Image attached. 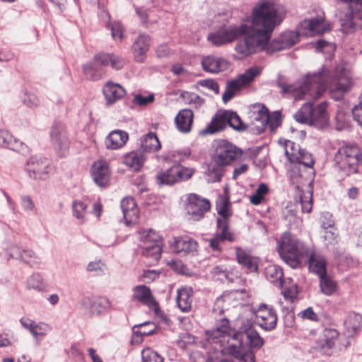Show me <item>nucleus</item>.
I'll use <instances>...</instances> for the list:
<instances>
[{
    "mask_svg": "<svg viewBox=\"0 0 362 362\" xmlns=\"http://www.w3.org/2000/svg\"><path fill=\"white\" fill-rule=\"evenodd\" d=\"M262 20H263L262 16L260 11H257V4L252 10L249 18L250 23L221 28L217 31L210 33L207 39L214 45L221 46L233 42L243 36V39L239 40L235 45L234 59H245L255 54V50L262 47L267 38V30H264L262 32L259 29L257 30V28L260 26L266 27Z\"/></svg>",
    "mask_w": 362,
    "mask_h": 362,
    "instance_id": "nucleus-1",
    "label": "nucleus"
},
{
    "mask_svg": "<svg viewBox=\"0 0 362 362\" xmlns=\"http://www.w3.org/2000/svg\"><path fill=\"white\" fill-rule=\"evenodd\" d=\"M334 81L336 84L331 88L330 93L334 99L339 100L352 86L351 73L342 65L336 66L333 78H331L329 71L324 69L320 73L308 74L303 81L287 84L284 81H279L277 85L282 93L293 98L295 100H317L325 91L328 83Z\"/></svg>",
    "mask_w": 362,
    "mask_h": 362,
    "instance_id": "nucleus-2",
    "label": "nucleus"
},
{
    "mask_svg": "<svg viewBox=\"0 0 362 362\" xmlns=\"http://www.w3.org/2000/svg\"><path fill=\"white\" fill-rule=\"evenodd\" d=\"M257 11H260L262 20L265 26H260L257 30L263 31L266 29L267 38L264 45L255 50V54L261 52L272 53L276 51L288 49L299 41V35L295 31H286L281 34L276 39L272 40V34L285 18L286 13L283 8L271 1H260L257 3Z\"/></svg>",
    "mask_w": 362,
    "mask_h": 362,
    "instance_id": "nucleus-3",
    "label": "nucleus"
},
{
    "mask_svg": "<svg viewBox=\"0 0 362 362\" xmlns=\"http://www.w3.org/2000/svg\"><path fill=\"white\" fill-rule=\"evenodd\" d=\"M264 339L252 328L244 332H234L228 340V352L239 362H255V355L251 349H260Z\"/></svg>",
    "mask_w": 362,
    "mask_h": 362,
    "instance_id": "nucleus-4",
    "label": "nucleus"
},
{
    "mask_svg": "<svg viewBox=\"0 0 362 362\" xmlns=\"http://www.w3.org/2000/svg\"><path fill=\"white\" fill-rule=\"evenodd\" d=\"M243 155V151L227 140L220 139L214 145L211 155L212 167L211 173L214 175L215 181H221L225 174V168L232 165Z\"/></svg>",
    "mask_w": 362,
    "mask_h": 362,
    "instance_id": "nucleus-5",
    "label": "nucleus"
},
{
    "mask_svg": "<svg viewBox=\"0 0 362 362\" xmlns=\"http://www.w3.org/2000/svg\"><path fill=\"white\" fill-rule=\"evenodd\" d=\"M310 246L300 240L290 232H285L278 240V251L281 258L295 269L301 264V259L309 252Z\"/></svg>",
    "mask_w": 362,
    "mask_h": 362,
    "instance_id": "nucleus-6",
    "label": "nucleus"
},
{
    "mask_svg": "<svg viewBox=\"0 0 362 362\" xmlns=\"http://www.w3.org/2000/svg\"><path fill=\"white\" fill-rule=\"evenodd\" d=\"M327 103L324 101L315 106L306 103L294 115L295 119L301 124L323 129L329 125V115L327 111Z\"/></svg>",
    "mask_w": 362,
    "mask_h": 362,
    "instance_id": "nucleus-7",
    "label": "nucleus"
},
{
    "mask_svg": "<svg viewBox=\"0 0 362 362\" xmlns=\"http://www.w3.org/2000/svg\"><path fill=\"white\" fill-rule=\"evenodd\" d=\"M362 153L356 145H345L339 148L334 156L335 165L346 176L356 173Z\"/></svg>",
    "mask_w": 362,
    "mask_h": 362,
    "instance_id": "nucleus-8",
    "label": "nucleus"
},
{
    "mask_svg": "<svg viewBox=\"0 0 362 362\" xmlns=\"http://www.w3.org/2000/svg\"><path fill=\"white\" fill-rule=\"evenodd\" d=\"M227 125L234 129H241L242 121L236 112L229 110H220L212 117L210 123L201 130L202 136L212 135L223 130Z\"/></svg>",
    "mask_w": 362,
    "mask_h": 362,
    "instance_id": "nucleus-9",
    "label": "nucleus"
},
{
    "mask_svg": "<svg viewBox=\"0 0 362 362\" xmlns=\"http://www.w3.org/2000/svg\"><path fill=\"white\" fill-rule=\"evenodd\" d=\"M124 60L114 53L100 52L94 56L93 62L83 66V73L90 80H95L97 66H110L113 69L119 70L123 68Z\"/></svg>",
    "mask_w": 362,
    "mask_h": 362,
    "instance_id": "nucleus-10",
    "label": "nucleus"
},
{
    "mask_svg": "<svg viewBox=\"0 0 362 362\" xmlns=\"http://www.w3.org/2000/svg\"><path fill=\"white\" fill-rule=\"evenodd\" d=\"M260 69L253 66L247 69L243 74L234 79L226 82V89L222 95V100L227 103L244 87L249 85L260 74Z\"/></svg>",
    "mask_w": 362,
    "mask_h": 362,
    "instance_id": "nucleus-11",
    "label": "nucleus"
},
{
    "mask_svg": "<svg viewBox=\"0 0 362 362\" xmlns=\"http://www.w3.org/2000/svg\"><path fill=\"white\" fill-rule=\"evenodd\" d=\"M139 240L146 246L143 247L142 255L150 257L154 260H158L161 257L162 238L152 228H140L138 231Z\"/></svg>",
    "mask_w": 362,
    "mask_h": 362,
    "instance_id": "nucleus-12",
    "label": "nucleus"
},
{
    "mask_svg": "<svg viewBox=\"0 0 362 362\" xmlns=\"http://www.w3.org/2000/svg\"><path fill=\"white\" fill-rule=\"evenodd\" d=\"M285 154L291 163H296L306 168H313V156L291 141H286L284 145Z\"/></svg>",
    "mask_w": 362,
    "mask_h": 362,
    "instance_id": "nucleus-13",
    "label": "nucleus"
},
{
    "mask_svg": "<svg viewBox=\"0 0 362 362\" xmlns=\"http://www.w3.org/2000/svg\"><path fill=\"white\" fill-rule=\"evenodd\" d=\"M185 208L194 219H200L211 209V202L197 194H190L187 198Z\"/></svg>",
    "mask_w": 362,
    "mask_h": 362,
    "instance_id": "nucleus-14",
    "label": "nucleus"
},
{
    "mask_svg": "<svg viewBox=\"0 0 362 362\" xmlns=\"http://www.w3.org/2000/svg\"><path fill=\"white\" fill-rule=\"evenodd\" d=\"M26 170L30 177L35 180H45L52 171V167L47 158L35 157L28 161Z\"/></svg>",
    "mask_w": 362,
    "mask_h": 362,
    "instance_id": "nucleus-15",
    "label": "nucleus"
},
{
    "mask_svg": "<svg viewBox=\"0 0 362 362\" xmlns=\"http://www.w3.org/2000/svg\"><path fill=\"white\" fill-rule=\"evenodd\" d=\"M257 324L267 331H270L276 327L277 315L274 309L267 305H260L255 313Z\"/></svg>",
    "mask_w": 362,
    "mask_h": 362,
    "instance_id": "nucleus-16",
    "label": "nucleus"
},
{
    "mask_svg": "<svg viewBox=\"0 0 362 362\" xmlns=\"http://www.w3.org/2000/svg\"><path fill=\"white\" fill-rule=\"evenodd\" d=\"M216 208L218 215L217 226H228L230 218L232 215L230 203V196L227 189H224L223 194L218 197L216 202Z\"/></svg>",
    "mask_w": 362,
    "mask_h": 362,
    "instance_id": "nucleus-17",
    "label": "nucleus"
},
{
    "mask_svg": "<svg viewBox=\"0 0 362 362\" xmlns=\"http://www.w3.org/2000/svg\"><path fill=\"white\" fill-rule=\"evenodd\" d=\"M134 294L132 299L137 300L151 309L155 315L160 312L159 303L152 295L149 287L146 285H139L133 288Z\"/></svg>",
    "mask_w": 362,
    "mask_h": 362,
    "instance_id": "nucleus-18",
    "label": "nucleus"
},
{
    "mask_svg": "<svg viewBox=\"0 0 362 362\" xmlns=\"http://www.w3.org/2000/svg\"><path fill=\"white\" fill-rule=\"evenodd\" d=\"M132 335L131 343L132 344H139L143 342L144 337L153 335L158 332V326L151 321L135 325L132 327Z\"/></svg>",
    "mask_w": 362,
    "mask_h": 362,
    "instance_id": "nucleus-19",
    "label": "nucleus"
},
{
    "mask_svg": "<svg viewBox=\"0 0 362 362\" xmlns=\"http://www.w3.org/2000/svg\"><path fill=\"white\" fill-rule=\"evenodd\" d=\"M234 332H238L231 329L228 319L223 318L219 322L215 329L206 331V335L209 341L217 343L223 342L225 338H227L228 341Z\"/></svg>",
    "mask_w": 362,
    "mask_h": 362,
    "instance_id": "nucleus-20",
    "label": "nucleus"
},
{
    "mask_svg": "<svg viewBox=\"0 0 362 362\" xmlns=\"http://www.w3.org/2000/svg\"><path fill=\"white\" fill-rule=\"evenodd\" d=\"M92 177L97 185L103 187L110 182V170L108 163L105 160H98L92 165Z\"/></svg>",
    "mask_w": 362,
    "mask_h": 362,
    "instance_id": "nucleus-21",
    "label": "nucleus"
},
{
    "mask_svg": "<svg viewBox=\"0 0 362 362\" xmlns=\"http://www.w3.org/2000/svg\"><path fill=\"white\" fill-rule=\"evenodd\" d=\"M202 67L206 72L218 74L227 70L230 63L223 57L213 55L203 57L201 62Z\"/></svg>",
    "mask_w": 362,
    "mask_h": 362,
    "instance_id": "nucleus-22",
    "label": "nucleus"
},
{
    "mask_svg": "<svg viewBox=\"0 0 362 362\" xmlns=\"http://www.w3.org/2000/svg\"><path fill=\"white\" fill-rule=\"evenodd\" d=\"M121 209L127 225H136L139 222V209L132 197H127L121 201Z\"/></svg>",
    "mask_w": 362,
    "mask_h": 362,
    "instance_id": "nucleus-23",
    "label": "nucleus"
},
{
    "mask_svg": "<svg viewBox=\"0 0 362 362\" xmlns=\"http://www.w3.org/2000/svg\"><path fill=\"white\" fill-rule=\"evenodd\" d=\"M309 252L304 257L309 259V269L318 276L327 274L325 258L320 253L316 252L314 247H310Z\"/></svg>",
    "mask_w": 362,
    "mask_h": 362,
    "instance_id": "nucleus-24",
    "label": "nucleus"
},
{
    "mask_svg": "<svg viewBox=\"0 0 362 362\" xmlns=\"http://www.w3.org/2000/svg\"><path fill=\"white\" fill-rule=\"evenodd\" d=\"M103 93L108 105L114 104L126 95L125 89L121 85L111 81L105 84Z\"/></svg>",
    "mask_w": 362,
    "mask_h": 362,
    "instance_id": "nucleus-25",
    "label": "nucleus"
},
{
    "mask_svg": "<svg viewBox=\"0 0 362 362\" xmlns=\"http://www.w3.org/2000/svg\"><path fill=\"white\" fill-rule=\"evenodd\" d=\"M302 25L313 35H321L331 29L330 24L322 16L305 20Z\"/></svg>",
    "mask_w": 362,
    "mask_h": 362,
    "instance_id": "nucleus-26",
    "label": "nucleus"
},
{
    "mask_svg": "<svg viewBox=\"0 0 362 362\" xmlns=\"http://www.w3.org/2000/svg\"><path fill=\"white\" fill-rule=\"evenodd\" d=\"M57 126H54L51 132V136L61 156H65L69 151L70 142L66 134L63 132L57 131Z\"/></svg>",
    "mask_w": 362,
    "mask_h": 362,
    "instance_id": "nucleus-27",
    "label": "nucleus"
},
{
    "mask_svg": "<svg viewBox=\"0 0 362 362\" xmlns=\"http://www.w3.org/2000/svg\"><path fill=\"white\" fill-rule=\"evenodd\" d=\"M181 177V167L174 165L165 171H160L156 176L158 184L173 185Z\"/></svg>",
    "mask_w": 362,
    "mask_h": 362,
    "instance_id": "nucleus-28",
    "label": "nucleus"
},
{
    "mask_svg": "<svg viewBox=\"0 0 362 362\" xmlns=\"http://www.w3.org/2000/svg\"><path fill=\"white\" fill-rule=\"evenodd\" d=\"M129 139L128 134L124 131L111 132L105 139V146L108 149L116 150L125 145Z\"/></svg>",
    "mask_w": 362,
    "mask_h": 362,
    "instance_id": "nucleus-29",
    "label": "nucleus"
},
{
    "mask_svg": "<svg viewBox=\"0 0 362 362\" xmlns=\"http://www.w3.org/2000/svg\"><path fill=\"white\" fill-rule=\"evenodd\" d=\"M269 121V114L267 108L264 105L257 106V110L252 113V123L257 129L261 132H264Z\"/></svg>",
    "mask_w": 362,
    "mask_h": 362,
    "instance_id": "nucleus-30",
    "label": "nucleus"
},
{
    "mask_svg": "<svg viewBox=\"0 0 362 362\" xmlns=\"http://www.w3.org/2000/svg\"><path fill=\"white\" fill-rule=\"evenodd\" d=\"M339 332L335 329L327 328L323 331L317 341L318 348L322 350L332 349L338 338Z\"/></svg>",
    "mask_w": 362,
    "mask_h": 362,
    "instance_id": "nucleus-31",
    "label": "nucleus"
},
{
    "mask_svg": "<svg viewBox=\"0 0 362 362\" xmlns=\"http://www.w3.org/2000/svg\"><path fill=\"white\" fill-rule=\"evenodd\" d=\"M150 38L147 35H140L132 45L134 57L138 62L143 61V56L148 50Z\"/></svg>",
    "mask_w": 362,
    "mask_h": 362,
    "instance_id": "nucleus-32",
    "label": "nucleus"
},
{
    "mask_svg": "<svg viewBox=\"0 0 362 362\" xmlns=\"http://www.w3.org/2000/svg\"><path fill=\"white\" fill-rule=\"evenodd\" d=\"M265 276L268 281L277 287L283 286L284 273L281 268L275 264H270L265 268Z\"/></svg>",
    "mask_w": 362,
    "mask_h": 362,
    "instance_id": "nucleus-33",
    "label": "nucleus"
},
{
    "mask_svg": "<svg viewBox=\"0 0 362 362\" xmlns=\"http://www.w3.org/2000/svg\"><path fill=\"white\" fill-rule=\"evenodd\" d=\"M236 257L238 262L245 267L250 272H255L257 270V260L247 255L243 249L237 247Z\"/></svg>",
    "mask_w": 362,
    "mask_h": 362,
    "instance_id": "nucleus-34",
    "label": "nucleus"
},
{
    "mask_svg": "<svg viewBox=\"0 0 362 362\" xmlns=\"http://www.w3.org/2000/svg\"><path fill=\"white\" fill-rule=\"evenodd\" d=\"M144 162V158L141 152L132 151L124 158V163L136 171L141 168Z\"/></svg>",
    "mask_w": 362,
    "mask_h": 362,
    "instance_id": "nucleus-35",
    "label": "nucleus"
},
{
    "mask_svg": "<svg viewBox=\"0 0 362 362\" xmlns=\"http://www.w3.org/2000/svg\"><path fill=\"white\" fill-rule=\"evenodd\" d=\"M320 291L325 296H332L337 290V284L327 274L319 276Z\"/></svg>",
    "mask_w": 362,
    "mask_h": 362,
    "instance_id": "nucleus-36",
    "label": "nucleus"
},
{
    "mask_svg": "<svg viewBox=\"0 0 362 362\" xmlns=\"http://www.w3.org/2000/svg\"><path fill=\"white\" fill-rule=\"evenodd\" d=\"M88 300L90 301V317L102 314L110 306V303L106 298L100 297L93 300Z\"/></svg>",
    "mask_w": 362,
    "mask_h": 362,
    "instance_id": "nucleus-37",
    "label": "nucleus"
},
{
    "mask_svg": "<svg viewBox=\"0 0 362 362\" xmlns=\"http://www.w3.org/2000/svg\"><path fill=\"white\" fill-rule=\"evenodd\" d=\"M141 146L144 151L154 152L161 148V144L156 134L153 132H149L144 138Z\"/></svg>",
    "mask_w": 362,
    "mask_h": 362,
    "instance_id": "nucleus-38",
    "label": "nucleus"
},
{
    "mask_svg": "<svg viewBox=\"0 0 362 362\" xmlns=\"http://www.w3.org/2000/svg\"><path fill=\"white\" fill-rule=\"evenodd\" d=\"M361 317L357 314L349 315L344 321V326L348 335L353 334L361 326Z\"/></svg>",
    "mask_w": 362,
    "mask_h": 362,
    "instance_id": "nucleus-39",
    "label": "nucleus"
},
{
    "mask_svg": "<svg viewBox=\"0 0 362 362\" xmlns=\"http://www.w3.org/2000/svg\"><path fill=\"white\" fill-rule=\"evenodd\" d=\"M88 206L81 200H75L72 203L73 216L78 220L83 221L87 216Z\"/></svg>",
    "mask_w": 362,
    "mask_h": 362,
    "instance_id": "nucleus-40",
    "label": "nucleus"
},
{
    "mask_svg": "<svg viewBox=\"0 0 362 362\" xmlns=\"http://www.w3.org/2000/svg\"><path fill=\"white\" fill-rule=\"evenodd\" d=\"M269 192V188L264 183H261L253 194L250 197V201L253 205L260 204L265 199V196Z\"/></svg>",
    "mask_w": 362,
    "mask_h": 362,
    "instance_id": "nucleus-41",
    "label": "nucleus"
},
{
    "mask_svg": "<svg viewBox=\"0 0 362 362\" xmlns=\"http://www.w3.org/2000/svg\"><path fill=\"white\" fill-rule=\"evenodd\" d=\"M228 240L229 241L234 240L233 234L229 231L228 228H223L221 233L210 241V246L214 250H219L218 243L221 240Z\"/></svg>",
    "mask_w": 362,
    "mask_h": 362,
    "instance_id": "nucleus-42",
    "label": "nucleus"
},
{
    "mask_svg": "<svg viewBox=\"0 0 362 362\" xmlns=\"http://www.w3.org/2000/svg\"><path fill=\"white\" fill-rule=\"evenodd\" d=\"M28 288L42 291L45 288V284L42 276L39 273H35L27 280Z\"/></svg>",
    "mask_w": 362,
    "mask_h": 362,
    "instance_id": "nucleus-43",
    "label": "nucleus"
},
{
    "mask_svg": "<svg viewBox=\"0 0 362 362\" xmlns=\"http://www.w3.org/2000/svg\"><path fill=\"white\" fill-rule=\"evenodd\" d=\"M287 281H291V279H285L283 282L281 288V293L286 299L293 300L298 293V287L296 284L292 283L290 286H286Z\"/></svg>",
    "mask_w": 362,
    "mask_h": 362,
    "instance_id": "nucleus-44",
    "label": "nucleus"
},
{
    "mask_svg": "<svg viewBox=\"0 0 362 362\" xmlns=\"http://www.w3.org/2000/svg\"><path fill=\"white\" fill-rule=\"evenodd\" d=\"M6 241L10 247H17L21 243V235L13 228H8Z\"/></svg>",
    "mask_w": 362,
    "mask_h": 362,
    "instance_id": "nucleus-45",
    "label": "nucleus"
},
{
    "mask_svg": "<svg viewBox=\"0 0 362 362\" xmlns=\"http://www.w3.org/2000/svg\"><path fill=\"white\" fill-rule=\"evenodd\" d=\"M194 121V114L191 110H182V132H190Z\"/></svg>",
    "mask_w": 362,
    "mask_h": 362,
    "instance_id": "nucleus-46",
    "label": "nucleus"
},
{
    "mask_svg": "<svg viewBox=\"0 0 362 362\" xmlns=\"http://www.w3.org/2000/svg\"><path fill=\"white\" fill-rule=\"evenodd\" d=\"M325 244L328 247L329 245H334L338 241V233L337 228H325L323 235Z\"/></svg>",
    "mask_w": 362,
    "mask_h": 362,
    "instance_id": "nucleus-47",
    "label": "nucleus"
},
{
    "mask_svg": "<svg viewBox=\"0 0 362 362\" xmlns=\"http://www.w3.org/2000/svg\"><path fill=\"white\" fill-rule=\"evenodd\" d=\"M195 86L206 88L215 94H218L219 93V85L217 81L213 78L199 80L197 82Z\"/></svg>",
    "mask_w": 362,
    "mask_h": 362,
    "instance_id": "nucleus-48",
    "label": "nucleus"
},
{
    "mask_svg": "<svg viewBox=\"0 0 362 362\" xmlns=\"http://www.w3.org/2000/svg\"><path fill=\"white\" fill-rule=\"evenodd\" d=\"M193 289L191 287L182 288V300H185V306H182V312H188L191 309L192 302Z\"/></svg>",
    "mask_w": 362,
    "mask_h": 362,
    "instance_id": "nucleus-49",
    "label": "nucleus"
},
{
    "mask_svg": "<svg viewBox=\"0 0 362 362\" xmlns=\"http://www.w3.org/2000/svg\"><path fill=\"white\" fill-rule=\"evenodd\" d=\"M197 250V243L190 238L182 239V252L185 254H192V255Z\"/></svg>",
    "mask_w": 362,
    "mask_h": 362,
    "instance_id": "nucleus-50",
    "label": "nucleus"
},
{
    "mask_svg": "<svg viewBox=\"0 0 362 362\" xmlns=\"http://www.w3.org/2000/svg\"><path fill=\"white\" fill-rule=\"evenodd\" d=\"M33 257L35 258V255L31 250H23L19 253V259L31 267H34L35 264H38L39 263L37 260H34L31 262L30 259Z\"/></svg>",
    "mask_w": 362,
    "mask_h": 362,
    "instance_id": "nucleus-51",
    "label": "nucleus"
},
{
    "mask_svg": "<svg viewBox=\"0 0 362 362\" xmlns=\"http://www.w3.org/2000/svg\"><path fill=\"white\" fill-rule=\"evenodd\" d=\"M182 100L189 104L199 106L204 103V100L197 94L189 92H182Z\"/></svg>",
    "mask_w": 362,
    "mask_h": 362,
    "instance_id": "nucleus-52",
    "label": "nucleus"
},
{
    "mask_svg": "<svg viewBox=\"0 0 362 362\" xmlns=\"http://www.w3.org/2000/svg\"><path fill=\"white\" fill-rule=\"evenodd\" d=\"M142 362H164V358L156 351L148 349L142 353Z\"/></svg>",
    "mask_w": 362,
    "mask_h": 362,
    "instance_id": "nucleus-53",
    "label": "nucleus"
},
{
    "mask_svg": "<svg viewBox=\"0 0 362 362\" xmlns=\"http://www.w3.org/2000/svg\"><path fill=\"white\" fill-rule=\"evenodd\" d=\"M112 37L115 40L121 41L123 38V27L118 22H114L110 25Z\"/></svg>",
    "mask_w": 362,
    "mask_h": 362,
    "instance_id": "nucleus-54",
    "label": "nucleus"
},
{
    "mask_svg": "<svg viewBox=\"0 0 362 362\" xmlns=\"http://www.w3.org/2000/svg\"><path fill=\"white\" fill-rule=\"evenodd\" d=\"M300 203L303 212L310 213L313 208L312 193L308 192L301 197Z\"/></svg>",
    "mask_w": 362,
    "mask_h": 362,
    "instance_id": "nucleus-55",
    "label": "nucleus"
},
{
    "mask_svg": "<svg viewBox=\"0 0 362 362\" xmlns=\"http://www.w3.org/2000/svg\"><path fill=\"white\" fill-rule=\"evenodd\" d=\"M154 100V95H149L146 97L143 96L141 94H136L134 95V98L133 99V103L135 105H137L141 107L146 106L148 104L153 102Z\"/></svg>",
    "mask_w": 362,
    "mask_h": 362,
    "instance_id": "nucleus-56",
    "label": "nucleus"
},
{
    "mask_svg": "<svg viewBox=\"0 0 362 362\" xmlns=\"http://www.w3.org/2000/svg\"><path fill=\"white\" fill-rule=\"evenodd\" d=\"M8 148L21 153H25L28 151V146L16 138H13L12 142L10 144Z\"/></svg>",
    "mask_w": 362,
    "mask_h": 362,
    "instance_id": "nucleus-57",
    "label": "nucleus"
},
{
    "mask_svg": "<svg viewBox=\"0 0 362 362\" xmlns=\"http://www.w3.org/2000/svg\"><path fill=\"white\" fill-rule=\"evenodd\" d=\"M23 102L30 107H37L39 105L38 98L34 93L27 92L24 93Z\"/></svg>",
    "mask_w": 362,
    "mask_h": 362,
    "instance_id": "nucleus-58",
    "label": "nucleus"
},
{
    "mask_svg": "<svg viewBox=\"0 0 362 362\" xmlns=\"http://www.w3.org/2000/svg\"><path fill=\"white\" fill-rule=\"evenodd\" d=\"M13 136L6 130H0V146L8 148L11 142L13 139Z\"/></svg>",
    "mask_w": 362,
    "mask_h": 362,
    "instance_id": "nucleus-59",
    "label": "nucleus"
},
{
    "mask_svg": "<svg viewBox=\"0 0 362 362\" xmlns=\"http://www.w3.org/2000/svg\"><path fill=\"white\" fill-rule=\"evenodd\" d=\"M298 316L303 319H306L310 321L317 322L318 320L317 315L313 311L311 307L300 312Z\"/></svg>",
    "mask_w": 362,
    "mask_h": 362,
    "instance_id": "nucleus-60",
    "label": "nucleus"
},
{
    "mask_svg": "<svg viewBox=\"0 0 362 362\" xmlns=\"http://www.w3.org/2000/svg\"><path fill=\"white\" fill-rule=\"evenodd\" d=\"M49 329V327L47 324L43 322H40L39 324L35 323L33 336L37 338L38 336L45 335Z\"/></svg>",
    "mask_w": 362,
    "mask_h": 362,
    "instance_id": "nucleus-61",
    "label": "nucleus"
},
{
    "mask_svg": "<svg viewBox=\"0 0 362 362\" xmlns=\"http://www.w3.org/2000/svg\"><path fill=\"white\" fill-rule=\"evenodd\" d=\"M104 264L101 262L100 260L98 262H91L88 264L87 270L88 272H95L98 275H100L103 273V269L102 267Z\"/></svg>",
    "mask_w": 362,
    "mask_h": 362,
    "instance_id": "nucleus-62",
    "label": "nucleus"
},
{
    "mask_svg": "<svg viewBox=\"0 0 362 362\" xmlns=\"http://www.w3.org/2000/svg\"><path fill=\"white\" fill-rule=\"evenodd\" d=\"M281 124V119L278 115L270 116L269 121L267 122V127H269L270 131L274 132L276 129Z\"/></svg>",
    "mask_w": 362,
    "mask_h": 362,
    "instance_id": "nucleus-63",
    "label": "nucleus"
},
{
    "mask_svg": "<svg viewBox=\"0 0 362 362\" xmlns=\"http://www.w3.org/2000/svg\"><path fill=\"white\" fill-rule=\"evenodd\" d=\"M22 207L25 211H32L34 207V203L30 196H23L21 197Z\"/></svg>",
    "mask_w": 362,
    "mask_h": 362,
    "instance_id": "nucleus-64",
    "label": "nucleus"
}]
</instances>
